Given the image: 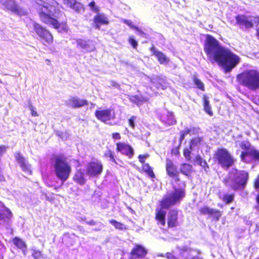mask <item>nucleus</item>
Instances as JSON below:
<instances>
[{
	"mask_svg": "<svg viewBox=\"0 0 259 259\" xmlns=\"http://www.w3.org/2000/svg\"><path fill=\"white\" fill-rule=\"evenodd\" d=\"M229 174L230 176L224 179L223 181L226 186H229V183L231 182L230 186L233 190L243 189L248 179V173L244 170L233 169Z\"/></svg>",
	"mask_w": 259,
	"mask_h": 259,
	"instance_id": "nucleus-5",
	"label": "nucleus"
},
{
	"mask_svg": "<svg viewBox=\"0 0 259 259\" xmlns=\"http://www.w3.org/2000/svg\"><path fill=\"white\" fill-rule=\"evenodd\" d=\"M240 147L243 150V152L249 151L252 148L251 144L248 142H242L239 145Z\"/></svg>",
	"mask_w": 259,
	"mask_h": 259,
	"instance_id": "nucleus-37",
	"label": "nucleus"
},
{
	"mask_svg": "<svg viewBox=\"0 0 259 259\" xmlns=\"http://www.w3.org/2000/svg\"><path fill=\"white\" fill-rule=\"evenodd\" d=\"M29 109L31 111V114L32 116L36 117L38 116L35 108L32 105H29Z\"/></svg>",
	"mask_w": 259,
	"mask_h": 259,
	"instance_id": "nucleus-44",
	"label": "nucleus"
},
{
	"mask_svg": "<svg viewBox=\"0 0 259 259\" xmlns=\"http://www.w3.org/2000/svg\"><path fill=\"white\" fill-rule=\"evenodd\" d=\"M193 149V148H190V146H189V148H185L183 150V155L186 158V159L187 160H190L191 159V150Z\"/></svg>",
	"mask_w": 259,
	"mask_h": 259,
	"instance_id": "nucleus-39",
	"label": "nucleus"
},
{
	"mask_svg": "<svg viewBox=\"0 0 259 259\" xmlns=\"http://www.w3.org/2000/svg\"><path fill=\"white\" fill-rule=\"evenodd\" d=\"M186 195L184 188H175L173 191L167 193L160 200L161 208L168 209L170 207L179 204Z\"/></svg>",
	"mask_w": 259,
	"mask_h": 259,
	"instance_id": "nucleus-6",
	"label": "nucleus"
},
{
	"mask_svg": "<svg viewBox=\"0 0 259 259\" xmlns=\"http://www.w3.org/2000/svg\"><path fill=\"white\" fill-rule=\"evenodd\" d=\"M165 257L167 259H177V257L171 252H166Z\"/></svg>",
	"mask_w": 259,
	"mask_h": 259,
	"instance_id": "nucleus-50",
	"label": "nucleus"
},
{
	"mask_svg": "<svg viewBox=\"0 0 259 259\" xmlns=\"http://www.w3.org/2000/svg\"><path fill=\"white\" fill-rule=\"evenodd\" d=\"M89 6L91 7L92 10L95 12H98L99 11V9L98 7L95 6V3L94 1L91 2L89 4Z\"/></svg>",
	"mask_w": 259,
	"mask_h": 259,
	"instance_id": "nucleus-48",
	"label": "nucleus"
},
{
	"mask_svg": "<svg viewBox=\"0 0 259 259\" xmlns=\"http://www.w3.org/2000/svg\"><path fill=\"white\" fill-rule=\"evenodd\" d=\"M213 158L218 164L226 169L232 166L235 162V159L231 153L223 147L217 149L213 154Z\"/></svg>",
	"mask_w": 259,
	"mask_h": 259,
	"instance_id": "nucleus-7",
	"label": "nucleus"
},
{
	"mask_svg": "<svg viewBox=\"0 0 259 259\" xmlns=\"http://www.w3.org/2000/svg\"><path fill=\"white\" fill-rule=\"evenodd\" d=\"M236 20L238 25L244 26L246 29L253 27L254 24L259 23V17L253 16L237 15Z\"/></svg>",
	"mask_w": 259,
	"mask_h": 259,
	"instance_id": "nucleus-8",
	"label": "nucleus"
},
{
	"mask_svg": "<svg viewBox=\"0 0 259 259\" xmlns=\"http://www.w3.org/2000/svg\"><path fill=\"white\" fill-rule=\"evenodd\" d=\"M0 4L4 9L10 10L19 15H24L25 12L21 9L14 0H0Z\"/></svg>",
	"mask_w": 259,
	"mask_h": 259,
	"instance_id": "nucleus-12",
	"label": "nucleus"
},
{
	"mask_svg": "<svg viewBox=\"0 0 259 259\" xmlns=\"http://www.w3.org/2000/svg\"><path fill=\"white\" fill-rule=\"evenodd\" d=\"M129 42L134 48H136L138 46L137 42L133 37H131L129 38Z\"/></svg>",
	"mask_w": 259,
	"mask_h": 259,
	"instance_id": "nucleus-51",
	"label": "nucleus"
},
{
	"mask_svg": "<svg viewBox=\"0 0 259 259\" xmlns=\"http://www.w3.org/2000/svg\"><path fill=\"white\" fill-rule=\"evenodd\" d=\"M202 141V138L196 137L192 139L190 141V148H193L196 146H198Z\"/></svg>",
	"mask_w": 259,
	"mask_h": 259,
	"instance_id": "nucleus-35",
	"label": "nucleus"
},
{
	"mask_svg": "<svg viewBox=\"0 0 259 259\" xmlns=\"http://www.w3.org/2000/svg\"><path fill=\"white\" fill-rule=\"evenodd\" d=\"M150 51L160 64H167L169 62L168 58L163 53L157 50L154 46L150 49Z\"/></svg>",
	"mask_w": 259,
	"mask_h": 259,
	"instance_id": "nucleus-25",
	"label": "nucleus"
},
{
	"mask_svg": "<svg viewBox=\"0 0 259 259\" xmlns=\"http://www.w3.org/2000/svg\"><path fill=\"white\" fill-rule=\"evenodd\" d=\"M203 102L204 109L205 111L209 115H212V112L211 111V108L209 105V102L208 98L206 96H204L203 97Z\"/></svg>",
	"mask_w": 259,
	"mask_h": 259,
	"instance_id": "nucleus-33",
	"label": "nucleus"
},
{
	"mask_svg": "<svg viewBox=\"0 0 259 259\" xmlns=\"http://www.w3.org/2000/svg\"><path fill=\"white\" fill-rule=\"evenodd\" d=\"M123 22L126 25H127L128 26H130L131 28L134 29L135 30H139V28L136 26H134L132 21L126 19H123L122 20Z\"/></svg>",
	"mask_w": 259,
	"mask_h": 259,
	"instance_id": "nucleus-43",
	"label": "nucleus"
},
{
	"mask_svg": "<svg viewBox=\"0 0 259 259\" xmlns=\"http://www.w3.org/2000/svg\"><path fill=\"white\" fill-rule=\"evenodd\" d=\"M253 102L257 104V105H259V96L258 97H254L253 99Z\"/></svg>",
	"mask_w": 259,
	"mask_h": 259,
	"instance_id": "nucleus-57",
	"label": "nucleus"
},
{
	"mask_svg": "<svg viewBox=\"0 0 259 259\" xmlns=\"http://www.w3.org/2000/svg\"><path fill=\"white\" fill-rule=\"evenodd\" d=\"M167 224L168 228H175L179 226V211L178 209H171L168 211Z\"/></svg>",
	"mask_w": 259,
	"mask_h": 259,
	"instance_id": "nucleus-15",
	"label": "nucleus"
},
{
	"mask_svg": "<svg viewBox=\"0 0 259 259\" xmlns=\"http://www.w3.org/2000/svg\"><path fill=\"white\" fill-rule=\"evenodd\" d=\"M137 31H138L139 34L143 36L145 35V33L140 29H139V30H136Z\"/></svg>",
	"mask_w": 259,
	"mask_h": 259,
	"instance_id": "nucleus-59",
	"label": "nucleus"
},
{
	"mask_svg": "<svg viewBox=\"0 0 259 259\" xmlns=\"http://www.w3.org/2000/svg\"><path fill=\"white\" fill-rule=\"evenodd\" d=\"M165 170L167 175L176 182L180 181L179 171L177 166L170 158L165 159Z\"/></svg>",
	"mask_w": 259,
	"mask_h": 259,
	"instance_id": "nucleus-10",
	"label": "nucleus"
},
{
	"mask_svg": "<svg viewBox=\"0 0 259 259\" xmlns=\"http://www.w3.org/2000/svg\"><path fill=\"white\" fill-rule=\"evenodd\" d=\"M51 160L56 177L63 183L69 178L72 171L67 158L63 154L54 155Z\"/></svg>",
	"mask_w": 259,
	"mask_h": 259,
	"instance_id": "nucleus-3",
	"label": "nucleus"
},
{
	"mask_svg": "<svg viewBox=\"0 0 259 259\" xmlns=\"http://www.w3.org/2000/svg\"><path fill=\"white\" fill-rule=\"evenodd\" d=\"M116 151L120 152L122 154L131 158L134 155V150L128 144L124 143L118 142L116 143Z\"/></svg>",
	"mask_w": 259,
	"mask_h": 259,
	"instance_id": "nucleus-17",
	"label": "nucleus"
},
{
	"mask_svg": "<svg viewBox=\"0 0 259 259\" xmlns=\"http://www.w3.org/2000/svg\"><path fill=\"white\" fill-rule=\"evenodd\" d=\"M86 223L89 225H95L96 224V222L94 221L93 220H90L89 222H86Z\"/></svg>",
	"mask_w": 259,
	"mask_h": 259,
	"instance_id": "nucleus-58",
	"label": "nucleus"
},
{
	"mask_svg": "<svg viewBox=\"0 0 259 259\" xmlns=\"http://www.w3.org/2000/svg\"><path fill=\"white\" fill-rule=\"evenodd\" d=\"M77 46L86 52H92L95 49V46L92 41L78 39L76 40Z\"/></svg>",
	"mask_w": 259,
	"mask_h": 259,
	"instance_id": "nucleus-20",
	"label": "nucleus"
},
{
	"mask_svg": "<svg viewBox=\"0 0 259 259\" xmlns=\"http://www.w3.org/2000/svg\"><path fill=\"white\" fill-rule=\"evenodd\" d=\"M110 84H111V86L114 87H115L116 88H118L119 87V84L118 83H117L116 82H115V81H114L113 80L110 81Z\"/></svg>",
	"mask_w": 259,
	"mask_h": 259,
	"instance_id": "nucleus-55",
	"label": "nucleus"
},
{
	"mask_svg": "<svg viewBox=\"0 0 259 259\" xmlns=\"http://www.w3.org/2000/svg\"><path fill=\"white\" fill-rule=\"evenodd\" d=\"M254 187L256 189L259 188V176L254 182Z\"/></svg>",
	"mask_w": 259,
	"mask_h": 259,
	"instance_id": "nucleus-56",
	"label": "nucleus"
},
{
	"mask_svg": "<svg viewBox=\"0 0 259 259\" xmlns=\"http://www.w3.org/2000/svg\"><path fill=\"white\" fill-rule=\"evenodd\" d=\"M103 169V166L102 163L96 160L90 161L88 163L86 172L89 176L95 177L100 175Z\"/></svg>",
	"mask_w": 259,
	"mask_h": 259,
	"instance_id": "nucleus-9",
	"label": "nucleus"
},
{
	"mask_svg": "<svg viewBox=\"0 0 259 259\" xmlns=\"http://www.w3.org/2000/svg\"><path fill=\"white\" fill-rule=\"evenodd\" d=\"M204 50L211 63H218L227 72L234 68L240 61L238 56L222 47L216 39L210 35L206 37Z\"/></svg>",
	"mask_w": 259,
	"mask_h": 259,
	"instance_id": "nucleus-1",
	"label": "nucleus"
},
{
	"mask_svg": "<svg viewBox=\"0 0 259 259\" xmlns=\"http://www.w3.org/2000/svg\"><path fill=\"white\" fill-rule=\"evenodd\" d=\"M16 159L20 164L22 170L27 175H30L32 174V170L31 169V165L28 161H27L25 158L21 154L20 152L16 153Z\"/></svg>",
	"mask_w": 259,
	"mask_h": 259,
	"instance_id": "nucleus-16",
	"label": "nucleus"
},
{
	"mask_svg": "<svg viewBox=\"0 0 259 259\" xmlns=\"http://www.w3.org/2000/svg\"><path fill=\"white\" fill-rule=\"evenodd\" d=\"M204 160L202 159L200 155H197L195 158V161H196L199 165L202 164Z\"/></svg>",
	"mask_w": 259,
	"mask_h": 259,
	"instance_id": "nucleus-47",
	"label": "nucleus"
},
{
	"mask_svg": "<svg viewBox=\"0 0 259 259\" xmlns=\"http://www.w3.org/2000/svg\"><path fill=\"white\" fill-rule=\"evenodd\" d=\"M238 82L251 91L259 89V71L246 70L237 76Z\"/></svg>",
	"mask_w": 259,
	"mask_h": 259,
	"instance_id": "nucleus-4",
	"label": "nucleus"
},
{
	"mask_svg": "<svg viewBox=\"0 0 259 259\" xmlns=\"http://www.w3.org/2000/svg\"><path fill=\"white\" fill-rule=\"evenodd\" d=\"M41 252L39 250H34L32 253V256L34 259H38L41 256Z\"/></svg>",
	"mask_w": 259,
	"mask_h": 259,
	"instance_id": "nucleus-45",
	"label": "nucleus"
},
{
	"mask_svg": "<svg viewBox=\"0 0 259 259\" xmlns=\"http://www.w3.org/2000/svg\"><path fill=\"white\" fill-rule=\"evenodd\" d=\"M148 156V155H139L138 156L139 161L142 163V165L144 164H147L145 162V158Z\"/></svg>",
	"mask_w": 259,
	"mask_h": 259,
	"instance_id": "nucleus-46",
	"label": "nucleus"
},
{
	"mask_svg": "<svg viewBox=\"0 0 259 259\" xmlns=\"http://www.w3.org/2000/svg\"><path fill=\"white\" fill-rule=\"evenodd\" d=\"M240 157L242 161L246 163L253 161H257L259 162V151L252 148L249 151L242 152Z\"/></svg>",
	"mask_w": 259,
	"mask_h": 259,
	"instance_id": "nucleus-14",
	"label": "nucleus"
},
{
	"mask_svg": "<svg viewBox=\"0 0 259 259\" xmlns=\"http://www.w3.org/2000/svg\"><path fill=\"white\" fill-rule=\"evenodd\" d=\"M94 23L95 28L99 29L102 25L107 24L109 23L108 18L104 14H99L94 18Z\"/></svg>",
	"mask_w": 259,
	"mask_h": 259,
	"instance_id": "nucleus-24",
	"label": "nucleus"
},
{
	"mask_svg": "<svg viewBox=\"0 0 259 259\" xmlns=\"http://www.w3.org/2000/svg\"><path fill=\"white\" fill-rule=\"evenodd\" d=\"M183 251H187L188 250H189L190 249H188V248L186 247H184L183 249H182Z\"/></svg>",
	"mask_w": 259,
	"mask_h": 259,
	"instance_id": "nucleus-62",
	"label": "nucleus"
},
{
	"mask_svg": "<svg viewBox=\"0 0 259 259\" xmlns=\"http://www.w3.org/2000/svg\"><path fill=\"white\" fill-rule=\"evenodd\" d=\"M112 137L114 139H120L121 138L120 135L118 133H113Z\"/></svg>",
	"mask_w": 259,
	"mask_h": 259,
	"instance_id": "nucleus-54",
	"label": "nucleus"
},
{
	"mask_svg": "<svg viewBox=\"0 0 259 259\" xmlns=\"http://www.w3.org/2000/svg\"><path fill=\"white\" fill-rule=\"evenodd\" d=\"M33 28L39 37L46 42L50 44L53 42V37L52 34L49 31L43 28L39 24L34 23L33 24Z\"/></svg>",
	"mask_w": 259,
	"mask_h": 259,
	"instance_id": "nucleus-11",
	"label": "nucleus"
},
{
	"mask_svg": "<svg viewBox=\"0 0 259 259\" xmlns=\"http://www.w3.org/2000/svg\"><path fill=\"white\" fill-rule=\"evenodd\" d=\"M130 100L131 102L137 104H140L141 101V98L137 96L130 97Z\"/></svg>",
	"mask_w": 259,
	"mask_h": 259,
	"instance_id": "nucleus-42",
	"label": "nucleus"
},
{
	"mask_svg": "<svg viewBox=\"0 0 259 259\" xmlns=\"http://www.w3.org/2000/svg\"><path fill=\"white\" fill-rule=\"evenodd\" d=\"M179 171L186 177H190L194 170L192 164L184 162L181 164Z\"/></svg>",
	"mask_w": 259,
	"mask_h": 259,
	"instance_id": "nucleus-22",
	"label": "nucleus"
},
{
	"mask_svg": "<svg viewBox=\"0 0 259 259\" xmlns=\"http://www.w3.org/2000/svg\"><path fill=\"white\" fill-rule=\"evenodd\" d=\"M162 209L161 207L156 209L155 220L156 221L158 225L164 226L165 225L166 211Z\"/></svg>",
	"mask_w": 259,
	"mask_h": 259,
	"instance_id": "nucleus-23",
	"label": "nucleus"
},
{
	"mask_svg": "<svg viewBox=\"0 0 259 259\" xmlns=\"http://www.w3.org/2000/svg\"><path fill=\"white\" fill-rule=\"evenodd\" d=\"M151 80L152 83L157 89L164 90L167 87V84L164 77L156 76L152 77Z\"/></svg>",
	"mask_w": 259,
	"mask_h": 259,
	"instance_id": "nucleus-26",
	"label": "nucleus"
},
{
	"mask_svg": "<svg viewBox=\"0 0 259 259\" xmlns=\"http://www.w3.org/2000/svg\"><path fill=\"white\" fill-rule=\"evenodd\" d=\"M234 199V194H225L223 197V201L225 203V204H229L231 203Z\"/></svg>",
	"mask_w": 259,
	"mask_h": 259,
	"instance_id": "nucleus-38",
	"label": "nucleus"
},
{
	"mask_svg": "<svg viewBox=\"0 0 259 259\" xmlns=\"http://www.w3.org/2000/svg\"><path fill=\"white\" fill-rule=\"evenodd\" d=\"M141 170L142 172H145L147 174L150 178H155V175L153 171V168L148 163L147 164H144L142 165Z\"/></svg>",
	"mask_w": 259,
	"mask_h": 259,
	"instance_id": "nucleus-30",
	"label": "nucleus"
},
{
	"mask_svg": "<svg viewBox=\"0 0 259 259\" xmlns=\"http://www.w3.org/2000/svg\"><path fill=\"white\" fill-rule=\"evenodd\" d=\"M171 153L176 156L180 155L179 148L175 147L171 150Z\"/></svg>",
	"mask_w": 259,
	"mask_h": 259,
	"instance_id": "nucleus-53",
	"label": "nucleus"
},
{
	"mask_svg": "<svg viewBox=\"0 0 259 259\" xmlns=\"http://www.w3.org/2000/svg\"><path fill=\"white\" fill-rule=\"evenodd\" d=\"M104 156L109 157L110 160H111L113 163L117 164V162L114 157L113 153L112 152L111 150H107L104 153Z\"/></svg>",
	"mask_w": 259,
	"mask_h": 259,
	"instance_id": "nucleus-40",
	"label": "nucleus"
},
{
	"mask_svg": "<svg viewBox=\"0 0 259 259\" xmlns=\"http://www.w3.org/2000/svg\"><path fill=\"white\" fill-rule=\"evenodd\" d=\"M136 119V117L132 116L128 120L129 124L132 128H134V121Z\"/></svg>",
	"mask_w": 259,
	"mask_h": 259,
	"instance_id": "nucleus-52",
	"label": "nucleus"
},
{
	"mask_svg": "<svg viewBox=\"0 0 259 259\" xmlns=\"http://www.w3.org/2000/svg\"><path fill=\"white\" fill-rule=\"evenodd\" d=\"M109 223L114 226L115 229L118 230L122 231L126 229L125 226L123 224L115 220H110Z\"/></svg>",
	"mask_w": 259,
	"mask_h": 259,
	"instance_id": "nucleus-34",
	"label": "nucleus"
},
{
	"mask_svg": "<svg viewBox=\"0 0 259 259\" xmlns=\"http://www.w3.org/2000/svg\"><path fill=\"white\" fill-rule=\"evenodd\" d=\"M12 242L19 249L23 250L26 248L25 243L18 237H14L12 240Z\"/></svg>",
	"mask_w": 259,
	"mask_h": 259,
	"instance_id": "nucleus-31",
	"label": "nucleus"
},
{
	"mask_svg": "<svg viewBox=\"0 0 259 259\" xmlns=\"http://www.w3.org/2000/svg\"><path fill=\"white\" fill-rule=\"evenodd\" d=\"M212 209L213 208H210L207 205H204L199 209V211L201 215L207 214L210 215L211 211H212Z\"/></svg>",
	"mask_w": 259,
	"mask_h": 259,
	"instance_id": "nucleus-36",
	"label": "nucleus"
},
{
	"mask_svg": "<svg viewBox=\"0 0 259 259\" xmlns=\"http://www.w3.org/2000/svg\"><path fill=\"white\" fill-rule=\"evenodd\" d=\"M257 36L258 38L259 39V27L257 29Z\"/></svg>",
	"mask_w": 259,
	"mask_h": 259,
	"instance_id": "nucleus-63",
	"label": "nucleus"
},
{
	"mask_svg": "<svg viewBox=\"0 0 259 259\" xmlns=\"http://www.w3.org/2000/svg\"><path fill=\"white\" fill-rule=\"evenodd\" d=\"M12 212L4 204H0V221L8 222L12 217Z\"/></svg>",
	"mask_w": 259,
	"mask_h": 259,
	"instance_id": "nucleus-21",
	"label": "nucleus"
},
{
	"mask_svg": "<svg viewBox=\"0 0 259 259\" xmlns=\"http://www.w3.org/2000/svg\"><path fill=\"white\" fill-rule=\"evenodd\" d=\"M162 120L168 125L173 124L176 122L172 112L166 111V114L161 116Z\"/></svg>",
	"mask_w": 259,
	"mask_h": 259,
	"instance_id": "nucleus-29",
	"label": "nucleus"
},
{
	"mask_svg": "<svg viewBox=\"0 0 259 259\" xmlns=\"http://www.w3.org/2000/svg\"><path fill=\"white\" fill-rule=\"evenodd\" d=\"M256 202H257V204L259 206V193L256 196Z\"/></svg>",
	"mask_w": 259,
	"mask_h": 259,
	"instance_id": "nucleus-61",
	"label": "nucleus"
},
{
	"mask_svg": "<svg viewBox=\"0 0 259 259\" xmlns=\"http://www.w3.org/2000/svg\"><path fill=\"white\" fill-rule=\"evenodd\" d=\"M222 215V212L221 211L213 208L212 211L209 217L211 218L212 221L218 222L221 219Z\"/></svg>",
	"mask_w": 259,
	"mask_h": 259,
	"instance_id": "nucleus-32",
	"label": "nucleus"
},
{
	"mask_svg": "<svg viewBox=\"0 0 259 259\" xmlns=\"http://www.w3.org/2000/svg\"><path fill=\"white\" fill-rule=\"evenodd\" d=\"M4 180V177L1 173V171L0 170V181H2Z\"/></svg>",
	"mask_w": 259,
	"mask_h": 259,
	"instance_id": "nucleus-60",
	"label": "nucleus"
},
{
	"mask_svg": "<svg viewBox=\"0 0 259 259\" xmlns=\"http://www.w3.org/2000/svg\"><path fill=\"white\" fill-rule=\"evenodd\" d=\"M84 173L82 169H77L73 175V180L80 185H83L86 182Z\"/></svg>",
	"mask_w": 259,
	"mask_h": 259,
	"instance_id": "nucleus-27",
	"label": "nucleus"
},
{
	"mask_svg": "<svg viewBox=\"0 0 259 259\" xmlns=\"http://www.w3.org/2000/svg\"><path fill=\"white\" fill-rule=\"evenodd\" d=\"M95 115L98 119L106 123H110L108 121L115 118L114 111L110 109L96 111Z\"/></svg>",
	"mask_w": 259,
	"mask_h": 259,
	"instance_id": "nucleus-13",
	"label": "nucleus"
},
{
	"mask_svg": "<svg viewBox=\"0 0 259 259\" xmlns=\"http://www.w3.org/2000/svg\"><path fill=\"white\" fill-rule=\"evenodd\" d=\"M65 103L68 106L72 108H79L87 104L86 100L73 97H70Z\"/></svg>",
	"mask_w": 259,
	"mask_h": 259,
	"instance_id": "nucleus-19",
	"label": "nucleus"
},
{
	"mask_svg": "<svg viewBox=\"0 0 259 259\" xmlns=\"http://www.w3.org/2000/svg\"><path fill=\"white\" fill-rule=\"evenodd\" d=\"M207 172L209 170V167L207 162L204 160V161L200 165Z\"/></svg>",
	"mask_w": 259,
	"mask_h": 259,
	"instance_id": "nucleus-49",
	"label": "nucleus"
},
{
	"mask_svg": "<svg viewBox=\"0 0 259 259\" xmlns=\"http://www.w3.org/2000/svg\"><path fill=\"white\" fill-rule=\"evenodd\" d=\"M193 81L195 83V84L197 87V88L198 89H199L200 90H201L202 91H204V87L203 85V83L200 80H199L196 77H194V79H193Z\"/></svg>",
	"mask_w": 259,
	"mask_h": 259,
	"instance_id": "nucleus-41",
	"label": "nucleus"
},
{
	"mask_svg": "<svg viewBox=\"0 0 259 259\" xmlns=\"http://www.w3.org/2000/svg\"><path fill=\"white\" fill-rule=\"evenodd\" d=\"M37 4L39 5L37 10L41 21L47 24L52 25L55 28H58L59 24L55 18H59L62 13L56 10L54 6L41 0H38Z\"/></svg>",
	"mask_w": 259,
	"mask_h": 259,
	"instance_id": "nucleus-2",
	"label": "nucleus"
},
{
	"mask_svg": "<svg viewBox=\"0 0 259 259\" xmlns=\"http://www.w3.org/2000/svg\"><path fill=\"white\" fill-rule=\"evenodd\" d=\"M147 250L141 245L136 244L132 249L130 254L134 258H141L145 257Z\"/></svg>",
	"mask_w": 259,
	"mask_h": 259,
	"instance_id": "nucleus-18",
	"label": "nucleus"
},
{
	"mask_svg": "<svg viewBox=\"0 0 259 259\" xmlns=\"http://www.w3.org/2000/svg\"><path fill=\"white\" fill-rule=\"evenodd\" d=\"M62 1L67 7L72 8L75 11L79 12L83 8L82 5L77 2L76 0H62Z\"/></svg>",
	"mask_w": 259,
	"mask_h": 259,
	"instance_id": "nucleus-28",
	"label": "nucleus"
}]
</instances>
